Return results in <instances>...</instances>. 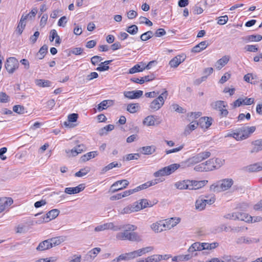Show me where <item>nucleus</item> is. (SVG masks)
I'll return each instance as SVG.
<instances>
[{"instance_id":"1","label":"nucleus","mask_w":262,"mask_h":262,"mask_svg":"<svg viewBox=\"0 0 262 262\" xmlns=\"http://www.w3.org/2000/svg\"><path fill=\"white\" fill-rule=\"evenodd\" d=\"M210 156L211 152L209 151H205L200 152L194 156L189 158L184 162H182L181 164L175 163L162 168L155 172L154 175L155 177L169 175L180 167L184 168L192 166L207 159L210 157Z\"/></svg>"},{"instance_id":"2","label":"nucleus","mask_w":262,"mask_h":262,"mask_svg":"<svg viewBox=\"0 0 262 262\" xmlns=\"http://www.w3.org/2000/svg\"><path fill=\"white\" fill-rule=\"evenodd\" d=\"M181 221V218L174 217L160 220L150 225L151 229H159V228H167L170 229L174 227Z\"/></svg>"},{"instance_id":"3","label":"nucleus","mask_w":262,"mask_h":262,"mask_svg":"<svg viewBox=\"0 0 262 262\" xmlns=\"http://www.w3.org/2000/svg\"><path fill=\"white\" fill-rule=\"evenodd\" d=\"M116 238L119 240L133 242H139L141 240V236L134 230H122L117 234Z\"/></svg>"},{"instance_id":"4","label":"nucleus","mask_w":262,"mask_h":262,"mask_svg":"<svg viewBox=\"0 0 262 262\" xmlns=\"http://www.w3.org/2000/svg\"><path fill=\"white\" fill-rule=\"evenodd\" d=\"M233 184L231 179H225L218 182L217 184H212L210 190L214 192H219L229 189Z\"/></svg>"},{"instance_id":"5","label":"nucleus","mask_w":262,"mask_h":262,"mask_svg":"<svg viewBox=\"0 0 262 262\" xmlns=\"http://www.w3.org/2000/svg\"><path fill=\"white\" fill-rule=\"evenodd\" d=\"M168 92L165 90L156 99H155L149 105V109L151 112H156L160 109L164 105L165 100L167 98Z\"/></svg>"},{"instance_id":"6","label":"nucleus","mask_w":262,"mask_h":262,"mask_svg":"<svg viewBox=\"0 0 262 262\" xmlns=\"http://www.w3.org/2000/svg\"><path fill=\"white\" fill-rule=\"evenodd\" d=\"M237 129L238 133L237 141H241L249 138L255 132L256 128L255 126H243Z\"/></svg>"},{"instance_id":"7","label":"nucleus","mask_w":262,"mask_h":262,"mask_svg":"<svg viewBox=\"0 0 262 262\" xmlns=\"http://www.w3.org/2000/svg\"><path fill=\"white\" fill-rule=\"evenodd\" d=\"M5 67L8 72L13 73L18 68V61L14 57H10L7 59Z\"/></svg>"},{"instance_id":"8","label":"nucleus","mask_w":262,"mask_h":262,"mask_svg":"<svg viewBox=\"0 0 262 262\" xmlns=\"http://www.w3.org/2000/svg\"><path fill=\"white\" fill-rule=\"evenodd\" d=\"M129 182L127 180L117 181L111 186L110 190L112 192L114 193L126 188Z\"/></svg>"},{"instance_id":"9","label":"nucleus","mask_w":262,"mask_h":262,"mask_svg":"<svg viewBox=\"0 0 262 262\" xmlns=\"http://www.w3.org/2000/svg\"><path fill=\"white\" fill-rule=\"evenodd\" d=\"M232 219L243 221L248 223H252L253 217L251 215L243 212H235L232 214Z\"/></svg>"},{"instance_id":"10","label":"nucleus","mask_w":262,"mask_h":262,"mask_svg":"<svg viewBox=\"0 0 262 262\" xmlns=\"http://www.w3.org/2000/svg\"><path fill=\"white\" fill-rule=\"evenodd\" d=\"M143 91L141 90H135L132 91H125L123 93L125 97L129 99H138L143 95Z\"/></svg>"},{"instance_id":"11","label":"nucleus","mask_w":262,"mask_h":262,"mask_svg":"<svg viewBox=\"0 0 262 262\" xmlns=\"http://www.w3.org/2000/svg\"><path fill=\"white\" fill-rule=\"evenodd\" d=\"M59 213V210L54 209L49 211L46 216H42V222H48L56 218Z\"/></svg>"},{"instance_id":"12","label":"nucleus","mask_w":262,"mask_h":262,"mask_svg":"<svg viewBox=\"0 0 262 262\" xmlns=\"http://www.w3.org/2000/svg\"><path fill=\"white\" fill-rule=\"evenodd\" d=\"M245 171L249 172H257L262 170V162H257L248 165L244 168Z\"/></svg>"},{"instance_id":"13","label":"nucleus","mask_w":262,"mask_h":262,"mask_svg":"<svg viewBox=\"0 0 262 262\" xmlns=\"http://www.w3.org/2000/svg\"><path fill=\"white\" fill-rule=\"evenodd\" d=\"M13 203L11 198H4L0 199V213L4 211L8 206Z\"/></svg>"},{"instance_id":"14","label":"nucleus","mask_w":262,"mask_h":262,"mask_svg":"<svg viewBox=\"0 0 262 262\" xmlns=\"http://www.w3.org/2000/svg\"><path fill=\"white\" fill-rule=\"evenodd\" d=\"M84 189L83 184H81L75 187H67L64 189V192L69 194H73L79 193Z\"/></svg>"},{"instance_id":"15","label":"nucleus","mask_w":262,"mask_h":262,"mask_svg":"<svg viewBox=\"0 0 262 262\" xmlns=\"http://www.w3.org/2000/svg\"><path fill=\"white\" fill-rule=\"evenodd\" d=\"M190 190L198 189L204 186L207 183V180L195 181L190 180Z\"/></svg>"},{"instance_id":"16","label":"nucleus","mask_w":262,"mask_h":262,"mask_svg":"<svg viewBox=\"0 0 262 262\" xmlns=\"http://www.w3.org/2000/svg\"><path fill=\"white\" fill-rule=\"evenodd\" d=\"M190 180H185L183 181H180L177 182L174 184V186L178 189L180 190H184V189H189L190 190V187L191 185H190Z\"/></svg>"},{"instance_id":"17","label":"nucleus","mask_w":262,"mask_h":262,"mask_svg":"<svg viewBox=\"0 0 262 262\" xmlns=\"http://www.w3.org/2000/svg\"><path fill=\"white\" fill-rule=\"evenodd\" d=\"M252 145L253 147L250 151L251 153H256L262 150V139L253 141Z\"/></svg>"},{"instance_id":"18","label":"nucleus","mask_w":262,"mask_h":262,"mask_svg":"<svg viewBox=\"0 0 262 262\" xmlns=\"http://www.w3.org/2000/svg\"><path fill=\"white\" fill-rule=\"evenodd\" d=\"M208 46V43L207 41L205 40L200 42L197 45L195 46L191 49V52L199 53L202 50L205 49Z\"/></svg>"},{"instance_id":"19","label":"nucleus","mask_w":262,"mask_h":262,"mask_svg":"<svg viewBox=\"0 0 262 262\" xmlns=\"http://www.w3.org/2000/svg\"><path fill=\"white\" fill-rule=\"evenodd\" d=\"M212 119L208 117H202L199 119V123L201 125L202 127H205L208 128L212 122Z\"/></svg>"},{"instance_id":"20","label":"nucleus","mask_w":262,"mask_h":262,"mask_svg":"<svg viewBox=\"0 0 262 262\" xmlns=\"http://www.w3.org/2000/svg\"><path fill=\"white\" fill-rule=\"evenodd\" d=\"M50 242L48 239L40 243L37 247L36 250L38 251H44L52 248V243Z\"/></svg>"},{"instance_id":"21","label":"nucleus","mask_w":262,"mask_h":262,"mask_svg":"<svg viewBox=\"0 0 262 262\" xmlns=\"http://www.w3.org/2000/svg\"><path fill=\"white\" fill-rule=\"evenodd\" d=\"M78 117V115L77 114L73 113L71 114H70L68 116V121H65L63 123V125L65 127H72L74 126H72L71 124H70L71 122H75L77 121Z\"/></svg>"},{"instance_id":"22","label":"nucleus","mask_w":262,"mask_h":262,"mask_svg":"<svg viewBox=\"0 0 262 262\" xmlns=\"http://www.w3.org/2000/svg\"><path fill=\"white\" fill-rule=\"evenodd\" d=\"M113 104V101L112 100H105L100 102L97 106V110L99 112H101L103 110Z\"/></svg>"},{"instance_id":"23","label":"nucleus","mask_w":262,"mask_h":262,"mask_svg":"<svg viewBox=\"0 0 262 262\" xmlns=\"http://www.w3.org/2000/svg\"><path fill=\"white\" fill-rule=\"evenodd\" d=\"M258 241V240L256 238L251 239L245 236H241L237 238L236 243L237 244H242L244 243L250 244L252 243H256Z\"/></svg>"},{"instance_id":"24","label":"nucleus","mask_w":262,"mask_h":262,"mask_svg":"<svg viewBox=\"0 0 262 262\" xmlns=\"http://www.w3.org/2000/svg\"><path fill=\"white\" fill-rule=\"evenodd\" d=\"M229 60V57L224 56L216 61L215 66L217 69L220 70L228 63Z\"/></svg>"},{"instance_id":"25","label":"nucleus","mask_w":262,"mask_h":262,"mask_svg":"<svg viewBox=\"0 0 262 262\" xmlns=\"http://www.w3.org/2000/svg\"><path fill=\"white\" fill-rule=\"evenodd\" d=\"M211 106L212 108L220 111L223 108L226 107L227 106V104L225 101L219 100L212 103Z\"/></svg>"},{"instance_id":"26","label":"nucleus","mask_w":262,"mask_h":262,"mask_svg":"<svg viewBox=\"0 0 262 262\" xmlns=\"http://www.w3.org/2000/svg\"><path fill=\"white\" fill-rule=\"evenodd\" d=\"M156 147L154 145L146 146L141 147L139 150L144 155H151L156 151Z\"/></svg>"},{"instance_id":"27","label":"nucleus","mask_w":262,"mask_h":262,"mask_svg":"<svg viewBox=\"0 0 262 262\" xmlns=\"http://www.w3.org/2000/svg\"><path fill=\"white\" fill-rule=\"evenodd\" d=\"M141 208V207H139L138 206H136V203H134L133 205L130 206H128L125 207L121 211V213L123 214H127L133 212H136L139 211V209Z\"/></svg>"},{"instance_id":"28","label":"nucleus","mask_w":262,"mask_h":262,"mask_svg":"<svg viewBox=\"0 0 262 262\" xmlns=\"http://www.w3.org/2000/svg\"><path fill=\"white\" fill-rule=\"evenodd\" d=\"M144 65H145V63L142 62H141L140 64L135 65L129 70L128 73L132 74L137 72H142L144 70V68H143Z\"/></svg>"},{"instance_id":"29","label":"nucleus","mask_w":262,"mask_h":262,"mask_svg":"<svg viewBox=\"0 0 262 262\" xmlns=\"http://www.w3.org/2000/svg\"><path fill=\"white\" fill-rule=\"evenodd\" d=\"M182 57L181 56L174 57L169 61V64L172 68H177L184 60V58L181 59Z\"/></svg>"},{"instance_id":"30","label":"nucleus","mask_w":262,"mask_h":262,"mask_svg":"<svg viewBox=\"0 0 262 262\" xmlns=\"http://www.w3.org/2000/svg\"><path fill=\"white\" fill-rule=\"evenodd\" d=\"M157 118V116H148L144 119L143 123L147 126H154L155 125Z\"/></svg>"},{"instance_id":"31","label":"nucleus","mask_w":262,"mask_h":262,"mask_svg":"<svg viewBox=\"0 0 262 262\" xmlns=\"http://www.w3.org/2000/svg\"><path fill=\"white\" fill-rule=\"evenodd\" d=\"M121 164H119L117 162H112L106 165V166L104 167L100 171V174H103L105 172H106L107 171L113 169L114 167H121Z\"/></svg>"},{"instance_id":"32","label":"nucleus","mask_w":262,"mask_h":262,"mask_svg":"<svg viewBox=\"0 0 262 262\" xmlns=\"http://www.w3.org/2000/svg\"><path fill=\"white\" fill-rule=\"evenodd\" d=\"M219 246V243L214 242L212 243H201V249L203 250H213Z\"/></svg>"},{"instance_id":"33","label":"nucleus","mask_w":262,"mask_h":262,"mask_svg":"<svg viewBox=\"0 0 262 262\" xmlns=\"http://www.w3.org/2000/svg\"><path fill=\"white\" fill-rule=\"evenodd\" d=\"M191 121V122L187 126L184 130V134L186 135H189L190 132L194 130L199 125V122H196L193 120Z\"/></svg>"},{"instance_id":"34","label":"nucleus","mask_w":262,"mask_h":262,"mask_svg":"<svg viewBox=\"0 0 262 262\" xmlns=\"http://www.w3.org/2000/svg\"><path fill=\"white\" fill-rule=\"evenodd\" d=\"M98 155V152L96 151H91L86 153V154L83 155L80 158V160L82 162H86L92 158H95L96 156Z\"/></svg>"},{"instance_id":"35","label":"nucleus","mask_w":262,"mask_h":262,"mask_svg":"<svg viewBox=\"0 0 262 262\" xmlns=\"http://www.w3.org/2000/svg\"><path fill=\"white\" fill-rule=\"evenodd\" d=\"M35 84L38 86L45 88L51 86L52 82L48 80L36 79L35 80Z\"/></svg>"},{"instance_id":"36","label":"nucleus","mask_w":262,"mask_h":262,"mask_svg":"<svg viewBox=\"0 0 262 262\" xmlns=\"http://www.w3.org/2000/svg\"><path fill=\"white\" fill-rule=\"evenodd\" d=\"M140 108L139 103H130L127 106V111L130 113H135L137 112Z\"/></svg>"},{"instance_id":"37","label":"nucleus","mask_w":262,"mask_h":262,"mask_svg":"<svg viewBox=\"0 0 262 262\" xmlns=\"http://www.w3.org/2000/svg\"><path fill=\"white\" fill-rule=\"evenodd\" d=\"M195 208L200 211L204 210L205 208V204L203 201V197L200 196L196 201L195 203Z\"/></svg>"},{"instance_id":"38","label":"nucleus","mask_w":262,"mask_h":262,"mask_svg":"<svg viewBox=\"0 0 262 262\" xmlns=\"http://www.w3.org/2000/svg\"><path fill=\"white\" fill-rule=\"evenodd\" d=\"M114 128V125L112 124H108L106 125L104 127L101 128L99 131V134L100 136H103L106 135L108 132L113 130Z\"/></svg>"},{"instance_id":"39","label":"nucleus","mask_w":262,"mask_h":262,"mask_svg":"<svg viewBox=\"0 0 262 262\" xmlns=\"http://www.w3.org/2000/svg\"><path fill=\"white\" fill-rule=\"evenodd\" d=\"M136 206H138L139 207H141L139 209V210L145 208L147 207H151L152 206V204L151 203H149L148 201L146 199H142L140 201V203L139 204L138 202H136Z\"/></svg>"},{"instance_id":"40","label":"nucleus","mask_w":262,"mask_h":262,"mask_svg":"<svg viewBox=\"0 0 262 262\" xmlns=\"http://www.w3.org/2000/svg\"><path fill=\"white\" fill-rule=\"evenodd\" d=\"M101 249L100 248H95L90 250L87 254V256H89L91 259H94L97 254L100 252Z\"/></svg>"},{"instance_id":"41","label":"nucleus","mask_w":262,"mask_h":262,"mask_svg":"<svg viewBox=\"0 0 262 262\" xmlns=\"http://www.w3.org/2000/svg\"><path fill=\"white\" fill-rule=\"evenodd\" d=\"M201 243L196 242L191 245V246L188 249L189 252H193L195 251H202Z\"/></svg>"},{"instance_id":"42","label":"nucleus","mask_w":262,"mask_h":262,"mask_svg":"<svg viewBox=\"0 0 262 262\" xmlns=\"http://www.w3.org/2000/svg\"><path fill=\"white\" fill-rule=\"evenodd\" d=\"M204 164L205 166L206 171H211L215 169L213 165L214 163L211 159L207 160L205 162H204Z\"/></svg>"},{"instance_id":"43","label":"nucleus","mask_w":262,"mask_h":262,"mask_svg":"<svg viewBox=\"0 0 262 262\" xmlns=\"http://www.w3.org/2000/svg\"><path fill=\"white\" fill-rule=\"evenodd\" d=\"M114 228L115 226L113 223H107L98 226L95 229H113Z\"/></svg>"},{"instance_id":"44","label":"nucleus","mask_w":262,"mask_h":262,"mask_svg":"<svg viewBox=\"0 0 262 262\" xmlns=\"http://www.w3.org/2000/svg\"><path fill=\"white\" fill-rule=\"evenodd\" d=\"M246 38L249 41H259L262 39V36L259 34L251 35L247 36Z\"/></svg>"},{"instance_id":"45","label":"nucleus","mask_w":262,"mask_h":262,"mask_svg":"<svg viewBox=\"0 0 262 262\" xmlns=\"http://www.w3.org/2000/svg\"><path fill=\"white\" fill-rule=\"evenodd\" d=\"M144 254V253H143V250L142 248H141L137 250L130 252L129 255L131 256V257H132V259H134L136 257L141 256Z\"/></svg>"},{"instance_id":"46","label":"nucleus","mask_w":262,"mask_h":262,"mask_svg":"<svg viewBox=\"0 0 262 262\" xmlns=\"http://www.w3.org/2000/svg\"><path fill=\"white\" fill-rule=\"evenodd\" d=\"M126 31L132 35H135L138 32V27L135 25H132L127 27Z\"/></svg>"},{"instance_id":"47","label":"nucleus","mask_w":262,"mask_h":262,"mask_svg":"<svg viewBox=\"0 0 262 262\" xmlns=\"http://www.w3.org/2000/svg\"><path fill=\"white\" fill-rule=\"evenodd\" d=\"M214 163L213 165L215 169H218L221 167L224 163V160L219 158L211 159Z\"/></svg>"},{"instance_id":"48","label":"nucleus","mask_w":262,"mask_h":262,"mask_svg":"<svg viewBox=\"0 0 262 262\" xmlns=\"http://www.w3.org/2000/svg\"><path fill=\"white\" fill-rule=\"evenodd\" d=\"M153 36V33L151 31H148L144 33L140 36V39L142 41H146L151 38Z\"/></svg>"},{"instance_id":"49","label":"nucleus","mask_w":262,"mask_h":262,"mask_svg":"<svg viewBox=\"0 0 262 262\" xmlns=\"http://www.w3.org/2000/svg\"><path fill=\"white\" fill-rule=\"evenodd\" d=\"M48 49V47L46 45H44L40 48L38 52L41 55L40 57H38L39 59H41L45 57L46 54L47 53Z\"/></svg>"},{"instance_id":"50","label":"nucleus","mask_w":262,"mask_h":262,"mask_svg":"<svg viewBox=\"0 0 262 262\" xmlns=\"http://www.w3.org/2000/svg\"><path fill=\"white\" fill-rule=\"evenodd\" d=\"M203 197V201L205 204V206L207 204L211 205L215 202V198L213 196H211L209 199H208V196H202Z\"/></svg>"},{"instance_id":"51","label":"nucleus","mask_w":262,"mask_h":262,"mask_svg":"<svg viewBox=\"0 0 262 262\" xmlns=\"http://www.w3.org/2000/svg\"><path fill=\"white\" fill-rule=\"evenodd\" d=\"M13 111L18 114H23L25 113V108L20 105H16L13 107Z\"/></svg>"},{"instance_id":"52","label":"nucleus","mask_w":262,"mask_h":262,"mask_svg":"<svg viewBox=\"0 0 262 262\" xmlns=\"http://www.w3.org/2000/svg\"><path fill=\"white\" fill-rule=\"evenodd\" d=\"M140 157V154H129L126 155V160L130 161L132 160H137Z\"/></svg>"},{"instance_id":"53","label":"nucleus","mask_w":262,"mask_h":262,"mask_svg":"<svg viewBox=\"0 0 262 262\" xmlns=\"http://www.w3.org/2000/svg\"><path fill=\"white\" fill-rule=\"evenodd\" d=\"M130 252L122 254L120 255L117 258L119 261L120 260H128L132 259V257L129 255Z\"/></svg>"},{"instance_id":"54","label":"nucleus","mask_w":262,"mask_h":262,"mask_svg":"<svg viewBox=\"0 0 262 262\" xmlns=\"http://www.w3.org/2000/svg\"><path fill=\"white\" fill-rule=\"evenodd\" d=\"M161 258V256H160ZM148 262H159L160 261L159 254H154L147 257Z\"/></svg>"},{"instance_id":"55","label":"nucleus","mask_w":262,"mask_h":262,"mask_svg":"<svg viewBox=\"0 0 262 262\" xmlns=\"http://www.w3.org/2000/svg\"><path fill=\"white\" fill-rule=\"evenodd\" d=\"M201 115V113L200 112L191 113L190 114L188 115V120L190 121L193 120L194 119L199 118Z\"/></svg>"},{"instance_id":"56","label":"nucleus","mask_w":262,"mask_h":262,"mask_svg":"<svg viewBox=\"0 0 262 262\" xmlns=\"http://www.w3.org/2000/svg\"><path fill=\"white\" fill-rule=\"evenodd\" d=\"M26 26V23L24 22L20 21L18 23V25L17 26L16 31L18 32V34L20 35L22 32H23V30Z\"/></svg>"},{"instance_id":"57","label":"nucleus","mask_w":262,"mask_h":262,"mask_svg":"<svg viewBox=\"0 0 262 262\" xmlns=\"http://www.w3.org/2000/svg\"><path fill=\"white\" fill-rule=\"evenodd\" d=\"M194 170L196 171H206L204 162L196 165L194 167Z\"/></svg>"},{"instance_id":"58","label":"nucleus","mask_w":262,"mask_h":262,"mask_svg":"<svg viewBox=\"0 0 262 262\" xmlns=\"http://www.w3.org/2000/svg\"><path fill=\"white\" fill-rule=\"evenodd\" d=\"M171 107H172V109L178 112V113H185V111H184V110L181 106H180L178 104H173L171 105Z\"/></svg>"},{"instance_id":"59","label":"nucleus","mask_w":262,"mask_h":262,"mask_svg":"<svg viewBox=\"0 0 262 262\" xmlns=\"http://www.w3.org/2000/svg\"><path fill=\"white\" fill-rule=\"evenodd\" d=\"M139 19L141 24H145L148 26L152 25V23L145 17L141 16Z\"/></svg>"},{"instance_id":"60","label":"nucleus","mask_w":262,"mask_h":262,"mask_svg":"<svg viewBox=\"0 0 262 262\" xmlns=\"http://www.w3.org/2000/svg\"><path fill=\"white\" fill-rule=\"evenodd\" d=\"M254 99L252 98H248L245 97V98H242V102L243 105H251L254 103Z\"/></svg>"},{"instance_id":"61","label":"nucleus","mask_w":262,"mask_h":262,"mask_svg":"<svg viewBox=\"0 0 262 262\" xmlns=\"http://www.w3.org/2000/svg\"><path fill=\"white\" fill-rule=\"evenodd\" d=\"M245 49L249 52H256L258 51L256 45H247L245 46Z\"/></svg>"},{"instance_id":"62","label":"nucleus","mask_w":262,"mask_h":262,"mask_svg":"<svg viewBox=\"0 0 262 262\" xmlns=\"http://www.w3.org/2000/svg\"><path fill=\"white\" fill-rule=\"evenodd\" d=\"M252 79H253V78L252 77V74L251 73H248V74L245 75L244 77V79L245 81H246L248 83H250L251 84H255V82L251 81V80Z\"/></svg>"},{"instance_id":"63","label":"nucleus","mask_w":262,"mask_h":262,"mask_svg":"<svg viewBox=\"0 0 262 262\" xmlns=\"http://www.w3.org/2000/svg\"><path fill=\"white\" fill-rule=\"evenodd\" d=\"M228 20V17L227 15L219 17L217 24L220 25H223L225 24Z\"/></svg>"},{"instance_id":"64","label":"nucleus","mask_w":262,"mask_h":262,"mask_svg":"<svg viewBox=\"0 0 262 262\" xmlns=\"http://www.w3.org/2000/svg\"><path fill=\"white\" fill-rule=\"evenodd\" d=\"M231 75L228 73H226L221 78L220 80V83L221 84L224 83L226 82L230 78Z\"/></svg>"}]
</instances>
